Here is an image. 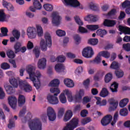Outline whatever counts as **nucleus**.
Here are the masks:
<instances>
[{
	"label": "nucleus",
	"mask_w": 130,
	"mask_h": 130,
	"mask_svg": "<svg viewBox=\"0 0 130 130\" xmlns=\"http://www.w3.org/2000/svg\"><path fill=\"white\" fill-rule=\"evenodd\" d=\"M27 73L29 75V79L32 81L34 85L38 89L41 86L40 78L41 73L39 71H37L36 73H34L33 67H28L26 70Z\"/></svg>",
	"instance_id": "f257e3e1"
},
{
	"label": "nucleus",
	"mask_w": 130,
	"mask_h": 130,
	"mask_svg": "<svg viewBox=\"0 0 130 130\" xmlns=\"http://www.w3.org/2000/svg\"><path fill=\"white\" fill-rule=\"evenodd\" d=\"M37 31H36V28H35V27L29 26L27 29V35L28 37L30 39H35L37 36V33L39 37H41L43 36V30L41 25H37Z\"/></svg>",
	"instance_id": "f03ea898"
},
{
	"label": "nucleus",
	"mask_w": 130,
	"mask_h": 130,
	"mask_svg": "<svg viewBox=\"0 0 130 130\" xmlns=\"http://www.w3.org/2000/svg\"><path fill=\"white\" fill-rule=\"evenodd\" d=\"M45 40H41L40 42V46L41 50L43 51H46L47 49V47L50 48L52 46L51 37L49 32H45Z\"/></svg>",
	"instance_id": "7ed1b4c3"
},
{
	"label": "nucleus",
	"mask_w": 130,
	"mask_h": 130,
	"mask_svg": "<svg viewBox=\"0 0 130 130\" xmlns=\"http://www.w3.org/2000/svg\"><path fill=\"white\" fill-rule=\"evenodd\" d=\"M50 92L54 93V95H49L47 96L48 102L52 105H57L59 101L58 98L56 97L60 93V90L57 88L52 87L50 90Z\"/></svg>",
	"instance_id": "20e7f679"
},
{
	"label": "nucleus",
	"mask_w": 130,
	"mask_h": 130,
	"mask_svg": "<svg viewBox=\"0 0 130 130\" xmlns=\"http://www.w3.org/2000/svg\"><path fill=\"white\" fill-rule=\"evenodd\" d=\"M42 123L39 119H35L30 121L28 126L31 130H42Z\"/></svg>",
	"instance_id": "39448f33"
},
{
	"label": "nucleus",
	"mask_w": 130,
	"mask_h": 130,
	"mask_svg": "<svg viewBox=\"0 0 130 130\" xmlns=\"http://www.w3.org/2000/svg\"><path fill=\"white\" fill-rule=\"evenodd\" d=\"M79 119L77 118H73L69 123L67 124L64 130H74L78 126Z\"/></svg>",
	"instance_id": "423d86ee"
},
{
	"label": "nucleus",
	"mask_w": 130,
	"mask_h": 130,
	"mask_svg": "<svg viewBox=\"0 0 130 130\" xmlns=\"http://www.w3.org/2000/svg\"><path fill=\"white\" fill-rule=\"evenodd\" d=\"M19 86L20 88L26 92H30L32 91V87L26 81H19Z\"/></svg>",
	"instance_id": "0eeeda50"
},
{
	"label": "nucleus",
	"mask_w": 130,
	"mask_h": 130,
	"mask_svg": "<svg viewBox=\"0 0 130 130\" xmlns=\"http://www.w3.org/2000/svg\"><path fill=\"white\" fill-rule=\"evenodd\" d=\"M82 55L84 57L89 58L92 57L94 52L91 47H86L82 51Z\"/></svg>",
	"instance_id": "6e6552de"
},
{
	"label": "nucleus",
	"mask_w": 130,
	"mask_h": 130,
	"mask_svg": "<svg viewBox=\"0 0 130 130\" xmlns=\"http://www.w3.org/2000/svg\"><path fill=\"white\" fill-rule=\"evenodd\" d=\"M52 22L53 25L58 26L60 24L61 17L59 15L57 12H53L52 14Z\"/></svg>",
	"instance_id": "1a4fd4ad"
},
{
	"label": "nucleus",
	"mask_w": 130,
	"mask_h": 130,
	"mask_svg": "<svg viewBox=\"0 0 130 130\" xmlns=\"http://www.w3.org/2000/svg\"><path fill=\"white\" fill-rule=\"evenodd\" d=\"M47 116L49 120L51 121H53L56 118V114L52 107H48L47 110Z\"/></svg>",
	"instance_id": "9d476101"
},
{
	"label": "nucleus",
	"mask_w": 130,
	"mask_h": 130,
	"mask_svg": "<svg viewBox=\"0 0 130 130\" xmlns=\"http://www.w3.org/2000/svg\"><path fill=\"white\" fill-rule=\"evenodd\" d=\"M15 53H17L21 52V53H24L26 50V47H22V44L20 42H17L14 45Z\"/></svg>",
	"instance_id": "9b49d317"
},
{
	"label": "nucleus",
	"mask_w": 130,
	"mask_h": 130,
	"mask_svg": "<svg viewBox=\"0 0 130 130\" xmlns=\"http://www.w3.org/2000/svg\"><path fill=\"white\" fill-rule=\"evenodd\" d=\"M109 103L110 104V107L109 110L110 112L115 111L118 105V102L116 101L114 99H111L109 100Z\"/></svg>",
	"instance_id": "f8f14e48"
},
{
	"label": "nucleus",
	"mask_w": 130,
	"mask_h": 130,
	"mask_svg": "<svg viewBox=\"0 0 130 130\" xmlns=\"http://www.w3.org/2000/svg\"><path fill=\"white\" fill-rule=\"evenodd\" d=\"M64 1L65 2V5L66 6L77 7L80 5V3L77 0H64Z\"/></svg>",
	"instance_id": "ddd939ff"
},
{
	"label": "nucleus",
	"mask_w": 130,
	"mask_h": 130,
	"mask_svg": "<svg viewBox=\"0 0 130 130\" xmlns=\"http://www.w3.org/2000/svg\"><path fill=\"white\" fill-rule=\"evenodd\" d=\"M8 102L11 107L15 110L16 108L17 99L15 96L8 98Z\"/></svg>",
	"instance_id": "4468645a"
},
{
	"label": "nucleus",
	"mask_w": 130,
	"mask_h": 130,
	"mask_svg": "<svg viewBox=\"0 0 130 130\" xmlns=\"http://www.w3.org/2000/svg\"><path fill=\"white\" fill-rule=\"evenodd\" d=\"M112 118V116L111 115H106L101 120L102 124L103 126H106L109 124L111 122Z\"/></svg>",
	"instance_id": "2eb2a0df"
},
{
	"label": "nucleus",
	"mask_w": 130,
	"mask_h": 130,
	"mask_svg": "<svg viewBox=\"0 0 130 130\" xmlns=\"http://www.w3.org/2000/svg\"><path fill=\"white\" fill-rule=\"evenodd\" d=\"M116 24V20L107 19H105L103 23L104 25L107 27H113Z\"/></svg>",
	"instance_id": "dca6fc26"
},
{
	"label": "nucleus",
	"mask_w": 130,
	"mask_h": 130,
	"mask_svg": "<svg viewBox=\"0 0 130 130\" xmlns=\"http://www.w3.org/2000/svg\"><path fill=\"white\" fill-rule=\"evenodd\" d=\"M46 59L45 58H42L40 59L38 63V67L40 69H44L46 66Z\"/></svg>",
	"instance_id": "f3484780"
},
{
	"label": "nucleus",
	"mask_w": 130,
	"mask_h": 130,
	"mask_svg": "<svg viewBox=\"0 0 130 130\" xmlns=\"http://www.w3.org/2000/svg\"><path fill=\"white\" fill-rule=\"evenodd\" d=\"M119 30L125 35H130V27L119 25Z\"/></svg>",
	"instance_id": "a211bd4d"
},
{
	"label": "nucleus",
	"mask_w": 130,
	"mask_h": 130,
	"mask_svg": "<svg viewBox=\"0 0 130 130\" xmlns=\"http://www.w3.org/2000/svg\"><path fill=\"white\" fill-rule=\"evenodd\" d=\"M73 112L71 110H68L65 114L63 120L64 122L68 121L72 117Z\"/></svg>",
	"instance_id": "6ab92c4d"
},
{
	"label": "nucleus",
	"mask_w": 130,
	"mask_h": 130,
	"mask_svg": "<svg viewBox=\"0 0 130 130\" xmlns=\"http://www.w3.org/2000/svg\"><path fill=\"white\" fill-rule=\"evenodd\" d=\"M25 103V98L23 95H19L18 99V104L19 107H22Z\"/></svg>",
	"instance_id": "aec40b11"
},
{
	"label": "nucleus",
	"mask_w": 130,
	"mask_h": 130,
	"mask_svg": "<svg viewBox=\"0 0 130 130\" xmlns=\"http://www.w3.org/2000/svg\"><path fill=\"white\" fill-rule=\"evenodd\" d=\"M84 94V90L80 89L78 92L75 95V99L76 101H79L82 99V96Z\"/></svg>",
	"instance_id": "412c9836"
},
{
	"label": "nucleus",
	"mask_w": 130,
	"mask_h": 130,
	"mask_svg": "<svg viewBox=\"0 0 130 130\" xmlns=\"http://www.w3.org/2000/svg\"><path fill=\"white\" fill-rule=\"evenodd\" d=\"M64 67L62 64L58 63L55 67V70L58 73L64 72Z\"/></svg>",
	"instance_id": "4be33fe9"
},
{
	"label": "nucleus",
	"mask_w": 130,
	"mask_h": 130,
	"mask_svg": "<svg viewBox=\"0 0 130 130\" xmlns=\"http://www.w3.org/2000/svg\"><path fill=\"white\" fill-rule=\"evenodd\" d=\"M64 84L69 88H72L74 86L73 81L70 79H66L64 80Z\"/></svg>",
	"instance_id": "5701e85b"
},
{
	"label": "nucleus",
	"mask_w": 130,
	"mask_h": 130,
	"mask_svg": "<svg viewBox=\"0 0 130 130\" xmlns=\"http://www.w3.org/2000/svg\"><path fill=\"white\" fill-rule=\"evenodd\" d=\"M87 28L90 31H95L100 28L98 24H89L87 25Z\"/></svg>",
	"instance_id": "b1692460"
},
{
	"label": "nucleus",
	"mask_w": 130,
	"mask_h": 130,
	"mask_svg": "<svg viewBox=\"0 0 130 130\" xmlns=\"http://www.w3.org/2000/svg\"><path fill=\"white\" fill-rule=\"evenodd\" d=\"M96 34L101 38H104V37L107 34V31L106 29H101L100 28V29L97 30Z\"/></svg>",
	"instance_id": "393cba45"
},
{
	"label": "nucleus",
	"mask_w": 130,
	"mask_h": 130,
	"mask_svg": "<svg viewBox=\"0 0 130 130\" xmlns=\"http://www.w3.org/2000/svg\"><path fill=\"white\" fill-rule=\"evenodd\" d=\"M104 76V73L101 72H98L93 77V80L96 81H99L100 80L102 79L103 77Z\"/></svg>",
	"instance_id": "a878e982"
},
{
	"label": "nucleus",
	"mask_w": 130,
	"mask_h": 130,
	"mask_svg": "<svg viewBox=\"0 0 130 130\" xmlns=\"http://www.w3.org/2000/svg\"><path fill=\"white\" fill-rule=\"evenodd\" d=\"M66 94L67 95L68 99L70 102H72L73 101V97L71 91H70L68 89H66L64 91Z\"/></svg>",
	"instance_id": "bb28decb"
},
{
	"label": "nucleus",
	"mask_w": 130,
	"mask_h": 130,
	"mask_svg": "<svg viewBox=\"0 0 130 130\" xmlns=\"http://www.w3.org/2000/svg\"><path fill=\"white\" fill-rule=\"evenodd\" d=\"M1 30L2 34H0V37H4L8 36L9 29L7 27H1Z\"/></svg>",
	"instance_id": "cd10ccee"
},
{
	"label": "nucleus",
	"mask_w": 130,
	"mask_h": 130,
	"mask_svg": "<svg viewBox=\"0 0 130 130\" xmlns=\"http://www.w3.org/2000/svg\"><path fill=\"white\" fill-rule=\"evenodd\" d=\"M99 55L106 58H109L110 57V53L108 51H102L99 52Z\"/></svg>",
	"instance_id": "c85d7f7f"
},
{
	"label": "nucleus",
	"mask_w": 130,
	"mask_h": 130,
	"mask_svg": "<svg viewBox=\"0 0 130 130\" xmlns=\"http://www.w3.org/2000/svg\"><path fill=\"white\" fill-rule=\"evenodd\" d=\"M59 81L58 79H54L49 84V86L58 87L59 85Z\"/></svg>",
	"instance_id": "c756f323"
},
{
	"label": "nucleus",
	"mask_w": 130,
	"mask_h": 130,
	"mask_svg": "<svg viewBox=\"0 0 130 130\" xmlns=\"http://www.w3.org/2000/svg\"><path fill=\"white\" fill-rule=\"evenodd\" d=\"M118 87V84L116 82H114V83L111 85L110 88L112 92H117Z\"/></svg>",
	"instance_id": "7c9ffc66"
},
{
	"label": "nucleus",
	"mask_w": 130,
	"mask_h": 130,
	"mask_svg": "<svg viewBox=\"0 0 130 130\" xmlns=\"http://www.w3.org/2000/svg\"><path fill=\"white\" fill-rule=\"evenodd\" d=\"M33 5H34V7H35V8L36 9V10L41 9L42 5L39 1L34 0V2H33Z\"/></svg>",
	"instance_id": "2f4dec72"
},
{
	"label": "nucleus",
	"mask_w": 130,
	"mask_h": 130,
	"mask_svg": "<svg viewBox=\"0 0 130 130\" xmlns=\"http://www.w3.org/2000/svg\"><path fill=\"white\" fill-rule=\"evenodd\" d=\"M109 94V91L106 88H103L100 93V96L103 98L107 96Z\"/></svg>",
	"instance_id": "473e14b6"
},
{
	"label": "nucleus",
	"mask_w": 130,
	"mask_h": 130,
	"mask_svg": "<svg viewBox=\"0 0 130 130\" xmlns=\"http://www.w3.org/2000/svg\"><path fill=\"white\" fill-rule=\"evenodd\" d=\"M45 10L48 12H51L53 10V6L52 5L49 4H45L43 6Z\"/></svg>",
	"instance_id": "72a5a7b5"
},
{
	"label": "nucleus",
	"mask_w": 130,
	"mask_h": 130,
	"mask_svg": "<svg viewBox=\"0 0 130 130\" xmlns=\"http://www.w3.org/2000/svg\"><path fill=\"white\" fill-rule=\"evenodd\" d=\"M113 78V76L111 74H107L105 77V82L106 83L110 82Z\"/></svg>",
	"instance_id": "f704fd0d"
},
{
	"label": "nucleus",
	"mask_w": 130,
	"mask_h": 130,
	"mask_svg": "<svg viewBox=\"0 0 130 130\" xmlns=\"http://www.w3.org/2000/svg\"><path fill=\"white\" fill-rule=\"evenodd\" d=\"M7 55L9 58H14L15 57V53H14V51L12 50H8L7 52Z\"/></svg>",
	"instance_id": "c9c22d12"
},
{
	"label": "nucleus",
	"mask_w": 130,
	"mask_h": 130,
	"mask_svg": "<svg viewBox=\"0 0 130 130\" xmlns=\"http://www.w3.org/2000/svg\"><path fill=\"white\" fill-rule=\"evenodd\" d=\"M33 52L35 54L36 57L37 58H39L40 54V49L36 46V47H35L34 50H33Z\"/></svg>",
	"instance_id": "e433bc0d"
},
{
	"label": "nucleus",
	"mask_w": 130,
	"mask_h": 130,
	"mask_svg": "<svg viewBox=\"0 0 130 130\" xmlns=\"http://www.w3.org/2000/svg\"><path fill=\"white\" fill-rule=\"evenodd\" d=\"M129 100L127 99H124L120 101L119 103V106L121 108L124 107L128 103Z\"/></svg>",
	"instance_id": "4c0bfd02"
},
{
	"label": "nucleus",
	"mask_w": 130,
	"mask_h": 130,
	"mask_svg": "<svg viewBox=\"0 0 130 130\" xmlns=\"http://www.w3.org/2000/svg\"><path fill=\"white\" fill-rule=\"evenodd\" d=\"M10 82L14 87L17 88L18 87V83L17 79L12 78V79L10 80Z\"/></svg>",
	"instance_id": "58836bf2"
},
{
	"label": "nucleus",
	"mask_w": 130,
	"mask_h": 130,
	"mask_svg": "<svg viewBox=\"0 0 130 130\" xmlns=\"http://www.w3.org/2000/svg\"><path fill=\"white\" fill-rule=\"evenodd\" d=\"M12 35L17 40H19L20 37V32L17 30V29H13Z\"/></svg>",
	"instance_id": "ea45409f"
},
{
	"label": "nucleus",
	"mask_w": 130,
	"mask_h": 130,
	"mask_svg": "<svg viewBox=\"0 0 130 130\" xmlns=\"http://www.w3.org/2000/svg\"><path fill=\"white\" fill-rule=\"evenodd\" d=\"M73 38L77 45H79L81 41V38L79 35H75V36L73 37Z\"/></svg>",
	"instance_id": "a19ab883"
},
{
	"label": "nucleus",
	"mask_w": 130,
	"mask_h": 130,
	"mask_svg": "<svg viewBox=\"0 0 130 130\" xmlns=\"http://www.w3.org/2000/svg\"><path fill=\"white\" fill-rule=\"evenodd\" d=\"M5 89L7 93L9 94H11L14 92V90L13 89V86L11 85L5 86Z\"/></svg>",
	"instance_id": "79ce46f5"
},
{
	"label": "nucleus",
	"mask_w": 130,
	"mask_h": 130,
	"mask_svg": "<svg viewBox=\"0 0 130 130\" xmlns=\"http://www.w3.org/2000/svg\"><path fill=\"white\" fill-rule=\"evenodd\" d=\"M60 102L62 104H65L67 103V99L64 93H61L59 96Z\"/></svg>",
	"instance_id": "37998d69"
},
{
	"label": "nucleus",
	"mask_w": 130,
	"mask_h": 130,
	"mask_svg": "<svg viewBox=\"0 0 130 130\" xmlns=\"http://www.w3.org/2000/svg\"><path fill=\"white\" fill-rule=\"evenodd\" d=\"M101 55H100V54H99H99H98L97 57H96L95 58V59H94V60H93V61H90V62H94L96 63V64H99V63H100L101 62V61H102V59H101Z\"/></svg>",
	"instance_id": "c03bdc74"
},
{
	"label": "nucleus",
	"mask_w": 130,
	"mask_h": 130,
	"mask_svg": "<svg viewBox=\"0 0 130 130\" xmlns=\"http://www.w3.org/2000/svg\"><path fill=\"white\" fill-rule=\"evenodd\" d=\"M120 115L122 116L125 117L128 115V110L126 108H123L120 111Z\"/></svg>",
	"instance_id": "a18cd8bd"
},
{
	"label": "nucleus",
	"mask_w": 130,
	"mask_h": 130,
	"mask_svg": "<svg viewBox=\"0 0 130 130\" xmlns=\"http://www.w3.org/2000/svg\"><path fill=\"white\" fill-rule=\"evenodd\" d=\"M98 42V39H90L88 41V44L94 46L97 45Z\"/></svg>",
	"instance_id": "49530a36"
},
{
	"label": "nucleus",
	"mask_w": 130,
	"mask_h": 130,
	"mask_svg": "<svg viewBox=\"0 0 130 130\" xmlns=\"http://www.w3.org/2000/svg\"><path fill=\"white\" fill-rule=\"evenodd\" d=\"M8 127L10 129L15 127V121L14 120V118L9 120V123L8 125Z\"/></svg>",
	"instance_id": "de8ad7c7"
},
{
	"label": "nucleus",
	"mask_w": 130,
	"mask_h": 130,
	"mask_svg": "<svg viewBox=\"0 0 130 130\" xmlns=\"http://www.w3.org/2000/svg\"><path fill=\"white\" fill-rule=\"evenodd\" d=\"M6 20V15L3 10H0V21L4 22Z\"/></svg>",
	"instance_id": "09e8293b"
},
{
	"label": "nucleus",
	"mask_w": 130,
	"mask_h": 130,
	"mask_svg": "<svg viewBox=\"0 0 130 130\" xmlns=\"http://www.w3.org/2000/svg\"><path fill=\"white\" fill-rule=\"evenodd\" d=\"M64 113V109L63 108H60L59 109L57 114V117L58 118H61L63 116Z\"/></svg>",
	"instance_id": "8fccbe9b"
},
{
	"label": "nucleus",
	"mask_w": 130,
	"mask_h": 130,
	"mask_svg": "<svg viewBox=\"0 0 130 130\" xmlns=\"http://www.w3.org/2000/svg\"><path fill=\"white\" fill-rule=\"evenodd\" d=\"M122 48L126 52L130 51V44L127 43V44H123Z\"/></svg>",
	"instance_id": "3c124183"
},
{
	"label": "nucleus",
	"mask_w": 130,
	"mask_h": 130,
	"mask_svg": "<svg viewBox=\"0 0 130 130\" xmlns=\"http://www.w3.org/2000/svg\"><path fill=\"white\" fill-rule=\"evenodd\" d=\"M1 68L3 70H8L11 68V66H10V64H9L7 62H4L3 63L1 66Z\"/></svg>",
	"instance_id": "603ef678"
},
{
	"label": "nucleus",
	"mask_w": 130,
	"mask_h": 130,
	"mask_svg": "<svg viewBox=\"0 0 130 130\" xmlns=\"http://www.w3.org/2000/svg\"><path fill=\"white\" fill-rule=\"evenodd\" d=\"M122 7L123 8H126L130 7V1L128 0L125 1L122 4Z\"/></svg>",
	"instance_id": "864d4df0"
},
{
	"label": "nucleus",
	"mask_w": 130,
	"mask_h": 130,
	"mask_svg": "<svg viewBox=\"0 0 130 130\" xmlns=\"http://www.w3.org/2000/svg\"><path fill=\"white\" fill-rule=\"evenodd\" d=\"M90 22H95L98 20V18L96 15H90Z\"/></svg>",
	"instance_id": "5fc2aeb1"
},
{
	"label": "nucleus",
	"mask_w": 130,
	"mask_h": 130,
	"mask_svg": "<svg viewBox=\"0 0 130 130\" xmlns=\"http://www.w3.org/2000/svg\"><path fill=\"white\" fill-rule=\"evenodd\" d=\"M56 34L59 37H63L66 35V31L64 30H61V29H59L56 31Z\"/></svg>",
	"instance_id": "6e6d98bb"
},
{
	"label": "nucleus",
	"mask_w": 130,
	"mask_h": 130,
	"mask_svg": "<svg viewBox=\"0 0 130 130\" xmlns=\"http://www.w3.org/2000/svg\"><path fill=\"white\" fill-rule=\"evenodd\" d=\"M75 20L76 22V23L79 25H83V21H82L80 19V18H79V16H76L75 17Z\"/></svg>",
	"instance_id": "4d7b16f0"
},
{
	"label": "nucleus",
	"mask_w": 130,
	"mask_h": 130,
	"mask_svg": "<svg viewBox=\"0 0 130 130\" xmlns=\"http://www.w3.org/2000/svg\"><path fill=\"white\" fill-rule=\"evenodd\" d=\"M110 68L114 70H117L119 68L118 63L115 61L113 62Z\"/></svg>",
	"instance_id": "13d9d810"
},
{
	"label": "nucleus",
	"mask_w": 130,
	"mask_h": 130,
	"mask_svg": "<svg viewBox=\"0 0 130 130\" xmlns=\"http://www.w3.org/2000/svg\"><path fill=\"white\" fill-rule=\"evenodd\" d=\"M89 7L90 8L91 10H93V11H98L99 10V8L98 7L95 5V4H93V3H91L89 5Z\"/></svg>",
	"instance_id": "bf43d9fd"
},
{
	"label": "nucleus",
	"mask_w": 130,
	"mask_h": 130,
	"mask_svg": "<svg viewBox=\"0 0 130 130\" xmlns=\"http://www.w3.org/2000/svg\"><path fill=\"white\" fill-rule=\"evenodd\" d=\"M26 108L25 106H24L23 107L22 110L20 111V113L19 114V116L20 117H22L24 116V114L26 113Z\"/></svg>",
	"instance_id": "052dcab7"
},
{
	"label": "nucleus",
	"mask_w": 130,
	"mask_h": 130,
	"mask_svg": "<svg viewBox=\"0 0 130 130\" xmlns=\"http://www.w3.org/2000/svg\"><path fill=\"white\" fill-rule=\"evenodd\" d=\"M66 60V57L64 56H58L57 57V62H63Z\"/></svg>",
	"instance_id": "680f3d73"
},
{
	"label": "nucleus",
	"mask_w": 130,
	"mask_h": 130,
	"mask_svg": "<svg viewBox=\"0 0 130 130\" xmlns=\"http://www.w3.org/2000/svg\"><path fill=\"white\" fill-rule=\"evenodd\" d=\"M89 84H90V80L89 79H87L86 80L84 81L83 82V84L87 90L89 89Z\"/></svg>",
	"instance_id": "e2e57ef3"
},
{
	"label": "nucleus",
	"mask_w": 130,
	"mask_h": 130,
	"mask_svg": "<svg viewBox=\"0 0 130 130\" xmlns=\"http://www.w3.org/2000/svg\"><path fill=\"white\" fill-rule=\"evenodd\" d=\"M115 74L118 78L122 77L124 75L123 72H120L117 70L115 71Z\"/></svg>",
	"instance_id": "0e129e2a"
},
{
	"label": "nucleus",
	"mask_w": 130,
	"mask_h": 130,
	"mask_svg": "<svg viewBox=\"0 0 130 130\" xmlns=\"http://www.w3.org/2000/svg\"><path fill=\"white\" fill-rule=\"evenodd\" d=\"M79 31L81 33H87L88 30L85 27H83L82 26H79Z\"/></svg>",
	"instance_id": "69168bd1"
},
{
	"label": "nucleus",
	"mask_w": 130,
	"mask_h": 130,
	"mask_svg": "<svg viewBox=\"0 0 130 130\" xmlns=\"http://www.w3.org/2000/svg\"><path fill=\"white\" fill-rule=\"evenodd\" d=\"M114 47V44H108L105 47V50H110L113 49Z\"/></svg>",
	"instance_id": "338daca9"
},
{
	"label": "nucleus",
	"mask_w": 130,
	"mask_h": 130,
	"mask_svg": "<svg viewBox=\"0 0 130 130\" xmlns=\"http://www.w3.org/2000/svg\"><path fill=\"white\" fill-rule=\"evenodd\" d=\"M90 101H91V99L89 98L88 96H85L83 99V104H87L90 102Z\"/></svg>",
	"instance_id": "774afa93"
}]
</instances>
